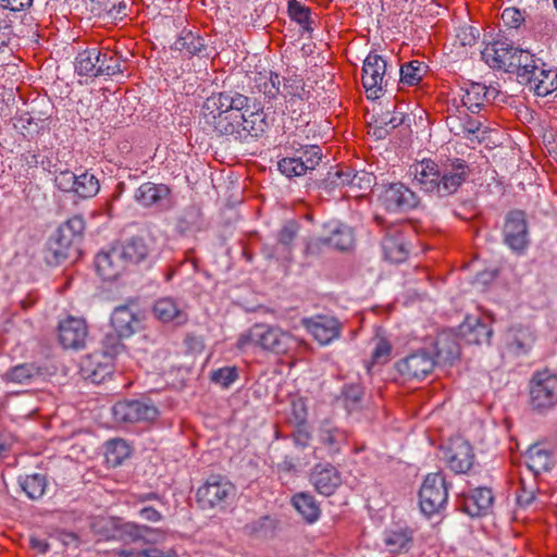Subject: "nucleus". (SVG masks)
Instances as JSON below:
<instances>
[{
  "instance_id": "f257e3e1",
  "label": "nucleus",
  "mask_w": 557,
  "mask_h": 557,
  "mask_svg": "<svg viewBox=\"0 0 557 557\" xmlns=\"http://www.w3.org/2000/svg\"><path fill=\"white\" fill-rule=\"evenodd\" d=\"M251 98L234 89L213 92L202 107L205 125L220 136L246 141L249 137H259L267 128L264 117L255 112Z\"/></svg>"
},
{
  "instance_id": "f03ea898",
  "label": "nucleus",
  "mask_w": 557,
  "mask_h": 557,
  "mask_svg": "<svg viewBox=\"0 0 557 557\" xmlns=\"http://www.w3.org/2000/svg\"><path fill=\"white\" fill-rule=\"evenodd\" d=\"M412 169L419 188L441 198L456 194L470 174V166L459 158L445 159L440 162L423 159Z\"/></svg>"
},
{
  "instance_id": "7ed1b4c3",
  "label": "nucleus",
  "mask_w": 557,
  "mask_h": 557,
  "mask_svg": "<svg viewBox=\"0 0 557 557\" xmlns=\"http://www.w3.org/2000/svg\"><path fill=\"white\" fill-rule=\"evenodd\" d=\"M299 341L289 332L276 325L253 324L247 332L240 334L237 341L239 349L249 346L275 355H289L299 347Z\"/></svg>"
},
{
  "instance_id": "20e7f679",
  "label": "nucleus",
  "mask_w": 557,
  "mask_h": 557,
  "mask_svg": "<svg viewBox=\"0 0 557 557\" xmlns=\"http://www.w3.org/2000/svg\"><path fill=\"white\" fill-rule=\"evenodd\" d=\"M396 79L394 70L387 61L375 52H370L363 61L361 82L368 97L377 99Z\"/></svg>"
},
{
  "instance_id": "39448f33",
  "label": "nucleus",
  "mask_w": 557,
  "mask_h": 557,
  "mask_svg": "<svg viewBox=\"0 0 557 557\" xmlns=\"http://www.w3.org/2000/svg\"><path fill=\"white\" fill-rule=\"evenodd\" d=\"M448 500V483L441 472L429 473L419 491V505L426 517L443 512Z\"/></svg>"
},
{
  "instance_id": "423d86ee",
  "label": "nucleus",
  "mask_w": 557,
  "mask_h": 557,
  "mask_svg": "<svg viewBox=\"0 0 557 557\" xmlns=\"http://www.w3.org/2000/svg\"><path fill=\"white\" fill-rule=\"evenodd\" d=\"M530 406L546 412L557 405V374L549 370L536 371L529 383Z\"/></svg>"
},
{
  "instance_id": "0eeeda50",
  "label": "nucleus",
  "mask_w": 557,
  "mask_h": 557,
  "mask_svg": "<svg viewBox=\"0 0 557 557\" xmlns=\"http://www.w3.org/2000/svg\"><path fill=\"white\" fill-rule=\"evenodd\" d=\"M322 148L319 145H300L294 157H286L278 161L280 172L288 178L304 176L312 172L321 163Z\"/></svg>"
},
{
  "instance_id": "6e6552de",
  "label": "nucleus",
  "mask_w": 557,
  "mask_h": 557,
  "mask_svg": "<svg viewBox=\"0 0 557 557\" xmlns=\"http://www.w3.org/2000/svg\"><path fill=\"white\" fill-rule=\"evenodd\" d=\"M236 495V487L226 478L211 475L197 491V502L202 509H224Z\"/></svg>"
},
{
  "instance_id": "1a4fd4ad",
  "label": "nucleus",
  "mask_w": 557,
  "mask_h": 557,
  "mask_svg": "<svg viewBox=\"0 0 557 557\" xmlns=\"http://www.w3.org/2000/svg\"><path fill=\"white\" fill-rule=\"evenodd\" d=\"M317 438L315 457H334L341 454L343 447L347 444L348 433L329 421H323L318 430Z\"/></svg>"
},
{
  "instance_id": "9d476101",
  "label": "nucleus",
  "mask_w": 557,
  "mask_h": 557,
  "mask_svg": "<svg viewBox=\"0 0 557 557\" xmlns=\"http://www.w3.org/2000/svg\"><path fill=\"white\" fill-rule=\"evenodd\" d=\"M503 236L505 244L516 252H522L528 247V223L522 210H511L507 213Z\"/></svg>"
},
{
  "instance_id": "9b49d317",
  "label": "nucleus",
  "mask_w": 557,
  "mask_h": 557,
  "mask_svg": "<svg viewBox=\"0 0 557 557\" xmlns=\"http://www.w3.org/2000/svg\"><path fill=\"white\" fill-rule=\"evenodd\" d=\"M520 51V48L515 47L508 40H497L485 47L482 51V59L493 69H503L508 73H512Z\"/></svg>"
},
{
  "instance_id": "f8f14e48",
  "label": "nucleus",
  "mask_w": 557,
  "mask_h": 557,
  "mask_svg": "<svg viewBox=\"0 0 557 557\" xmlns=\"http://www.w3.org/2000/svg\"><path fill=\"white\" fill-rule=\"evenodd\" d=\"M301 324L321 345H329L337 339L343 329L337 318L324 314L305 318Z\"/></svg>"
},
{
  "instance_id": "ddd939ff",
  "label": "nucleus",
  "mask_w": 557,
  "mask_h": 557,
  "mask_svg": "<svg viewBox=\"0 0 557 557\" xmlns=\"http://www.w3.org/2000/svg\"><path fill=\"white\" fill-rule=\"evenodd\" d=\"M435 366L434 357L425 349L417 350L396 362V369L406 380H422Z\"/></svg>"
},
{
  "instance_id": "4468645a",
  "label": "nucleus",
  "mask_w": 557,
  "mask_h": 557,
  "mask_svg": "<svg viewBox=\"0 0 557 557\" xmlns=\"http://www.w3.org/2000/svg\"><path fill=\"white\" fill-rule=\"evenodd\" d=\"M382 202L388 211H408L414 209L420 201L418 195L403 183L387 185L381 196Z\"/></svg>"
},
{
  "instance_id": "2eb2a0df",
  "label": "nucleus",
  "mask_w": 557,
  "mask_h": 557,
  "mask_svg": "<svg viewBox=\"0 0 557 557\" xmlns=\"http://www.w3.org/2000/svg\"><path fill=\"white\" fill-rule=\"evenodd\" d=\"M113 416L120 422L153 421L159 414L156 406L140 400H123L116 403L113 408Z\"/></svg>"
},
{
  "instance_id": "dca6fc26",
  "label": "nucleus",
  "mask_w": 557,
  "mask_h": 557,
  "mask_svg": "<svg viewBox=\"0 0 557 557\" xmlns=\"http://www.w3.org/2000/svg\"><path fill=\"white\" fill-rule=\"evenodd\" d=\"M444 458L451 471L455 473H466L473 465L474 454L467 441L457 437L451 440L445 448Z\"/></svg>"
},
{
  "instance_id": "f3484780",
  "label": "nucleus",
  "mask_w": 557,
  "mask_h": 557,
  "mask_svg": "<svg viewBox=\"0 0 557 557\" xmlns=\"http://www.w3.org/2000/svg\"><path fill=\"white\" fill-rule=\"evenodd\" d=\"M170 196L166 185L146 182L136 189L134 198L143 207L163 210L170 207Z\"/></svg>"
},
{
  "instance_id": "a211bd4d",
  "label": "nucleus",
  "mask_w": 557,
  "mask_h": 557,
  "mask_svg": "<svg viewBox=\"0 0 557 557\" xmlns=\"http://www.w3.org/2000/svg\"><path fill=\"white\" fill-rule=\"evenodd\" d=\"M459 334L467 344H490L493 335L491 321L487 318L467 317L459 325Z\"/></svg>"
},
{
  "instance_id": "6ab92c4d",
  "label": "nucleus",
  "mask_w": 557,
  "mask_h": 557,
  "mask_svg": "<svg viewBox=\"0 0 557 557\" xmlns=\"http://www.w3.org/2000/svg\"><path fill=\"white\" fill-rule=\"evenodd\" d=\"M88 335L85 320L69 317L59 324V342L64 348L84 347Z\"/></svg>"
},
{
  "instance_id": "aec40b11",
  "label": "nucleus",
  "mask_w": 557,
  "mask_h": 557,
  "mask_svg": "<svg viewBox=\"0 0 557 557\" xmlns=\"http://www.w3.org/2000/svg\"><path fill=\"white\" fill-rule=\"evenodd\" d=\"M113 372L112 360L104 355L94 352L81 361V373L85 380L101 383Z\"/></svg>"
},
{
  "instance_id": "412c9836",
  "label": "nucleus",
  "mask_w": 557,
  "mask_h": 557,
  "mask_svg": "<svg viewBox=\"0 0 557 557\" xmlns=\"http://www.w3.org/2000/svg\"><path fill=\"white\" fill-rule=\"evenodd\" d=\"M310 481L320 494L330 496L341 486L342 476L334 466L319 463L312 469Z\"/></svg>"
},
{
  "instance_id": "4be33fe9",
  "label": "nucleus",
  "mask_w": 557,
  "mask_h": 557,
  "mask_svg": "<svg viewBox=\"0 0 557 557\" xmlns=\"http://www.w3.org/2000/svg\"><path fill=\"white\" fill-rule=\"evenodd\" d=\"M469 112V110L461 107H456L454 111L449 109L446 124L455 136L470 138L471 135H474L480 129L481 121L470 116Z\"/></svg>"
},
{
  "instance_id": "5701e85b",
  "label": "nucleus",
  "mask_w": 557,
  "mask_h": 557,
  "mask_svg": "<svg viewBox=\"0 0 557 557\" xmlns=\"http://www.w3.org/2000/svg\"><path fill=\"white\" fill-rule=\"evenodd\" d=\"M119 249L127 264H137L150 256L153 250V240L149 236H133Z\"/></svg>"
},
{
  "instance_id": "b1692460",
  "label": "nucleus",
  "mask_w": 557,
  "mask_h": 557,
  "mask_svg": "<svg viewBox=\"0 0 557 557\" xmlns=\"http://www.w3.org/2000/svg\"><path fill=\"white\" fill-rule=\"evenodd\" d=\"M119 248L101 251L96 256L95 265L103 280L117 278L126 267Z\"/></svg>"
},
{
  "instance_id": "393cba45",
  "label": "nucleus",
  "mask_w": 557,
  "mask_h": 557,
  "mask_svg": "<svg viewBox=\"0 0 557 557\" xmlns=\"http://www.w3.org/2000/svg\"><path fill=\"white\" fill-rule=\"evenodd\" d=\"M382 248L387 260L399 263L409 256L407 240L403 233L398 231L387 232L382 240Z\"/></svg>"
},
{
  "instance_id": "a878e982",
  "label": "nucleus",
  "mask_w": 557,
  "mask_h": 557,
  "mask_svg": "<svg viewBox=\"0 0 557 557\" xmlns=\"http://www.w3.org/2000/svg\"><path fill=\"white\" fill-rule=\"evenodd\" d=\"M494 495L491 488H474L463 500V511L471 517H480L485 515L492 507Z\"/></svg>"
},
{
  "instance_id": "bb28decb",
  "label": "nucleus",
  "mask_w": 557,
  "mask_h": 557,
  "mask_svg": "<svg viewBox=\"0 0 557 557\" xmlns=\"http://www.w3.org/2000/svg\"><path fill=\"white\" fill-rule=\"evenodd\" d=\"M330 245L338 250H347L354 243V236L351 230L343 224H337L331 232V235L323 239L308 243L306 247L307 253H313L318 248L319 243Z\"/></svg>"
},
{
  "instance_id": "cd10ccee",
  "label": "nucleus",
  "mask_w": 557,
  "mask_h": 557,
  "mask_svg": "<svg viewBox=\"0 0 557 557\" xmlns=\"http://www.w3.org/2000/svg\"><path fill=\"white\" fill-rule=\"evenodd\" d=\"M525 463L528 469L536 476L542 472H547L554 465L550 450L541 445L531 446L525 453Z\"/></svg>"
},
{
  "instance_id": "c85d7f7f",
  "label": "nucleus",
  "mask_w": 557,
  "mask_h": 557,
  "mask_svg": "<svg viewBox=\"0 0 557 557\" xmlns=\"http://www.w3.org/2000/svg\"><path fill=\"white\" fill-rule=\"evenodd\" d=\"M491 90L481 83H470L461 98V108L470 113H479L481 108L488 101Z\"/></svg>"
},
{
  "instance_id": "c756f323",
  "label": "nucleus",
  "mask_w": 557,
  "mask_h": 557,
  "mask_svg": "<svg viewBox=\"0 0 557 557\" xmlns=\"http://www.w3.org/2000/svg\"><path fill=\"white\" fill-rule=\"evenodd\" d=\"M111 324L120 336L129 337L135 332L138 319L128 306H119L111 314Z\"/></svg>"
},
{
  "instance_id": "7c9ffc66",
  "label": "nucleus",
  "mask_w": 557,
  "mask_h": 557,
  "mask_svg": "<svg viewBox=\"0 0 557 557\" xmlns=\"http://www.w3.org/2000/svg\"><path fill=\"white\" fill-rule=\"evenodd\" d=\"M413 542V532L408 528L387 530L384 534V544L393 554L407 553Z\"/></svg>"
},
{
  "instance_id": "2f4dec72",
  "label": "nucleus",
  "mask_w": 557,
  "mask_h": 557,
  "mask_svg": "<svg viewBox=\"0 0 557 557\" xmlns=\"http://www.w3.org/2000/svg\"><path fill=\"white\" fill-rule=\"evenodd\" d=\"M75 243L58 230L52 234L47 243V250L51 257H47L49 262L60 263L69 258Z\"/></svg>"
},
{
  "instance_id": "473e14b6",
  "label": "nucleus",
  "mask_w": 557,
  "mask_h": 557,
  "mask_svg": "<svg viewBox=\"0 0 557 557\" xmlns=\"http://www.w3.org/2000/svg\"><path fill=\"white\" fill-rule=\"evenodd\" d=\"M292 505L307 523H314L320 518V506L311 494L298 493L294 495Z\"/></svg>"
},
{
  "instance_id": "72a5a7b5",
  "label": "nucleus",
  "mask_w": 557,
  "mask_h": 557,
  "mask_svg": "<svg viewBox=\"0 0 557 557\" xmlns=\"http://www.w3.org/2000/svg\"><path fill=\"white\" fill-rule=\"evenodd\" d=\"M298 234V225L294 221L286 222L277 233V246L272 256L290 258L292 246Z\"/></svg>"
},
{
  "instance_id": "f704fd0d",
  "label": "nucleus",
  "mask_w": 557,
  "mask_h": 557,
  "mask_svg": "<svg viewBox=\"0 0 557 557\" xmlns=\"http://www.w3.org/2000/svg\"><path fill=\"white\" fill-rule=\"evenodd\" d=\"M532 343L533 336L527 329H510L506 334V346L508 350L516 356L527 354Z\"/></svg>"
},
{
  "instance_id": "c9c22d12",
  "label": "nucleus",
  "mask_w": 557,
  "mask_h": 557,
  "mask_svg": "<svg viewBox=\"0 0 557 557\" xmlns=\"http://www.w3.org/2000/svg\"><path fill=\"white\" fill-rule=\"evenodd\" d=\"M429 66L423 61L412 60L400 65L399 81L403 86H417L428 73Z\"/></svg>"
},
{
  "instance_id": "e433bc0d",
  "label": "nucleus",
  "mask_w": 557,
  "mask_h": 557,
  "mask_svg": "<svg viewBox=\"0 0 557 557\" xmlns=\"http://www.w3.org/2000/svg\"><path fill=\"white\" fill-rule=\"evenodd\" d=\"M100 51L96 48L79 52L75 59V71L81 76H99Z\"/></svg>"
},
{
  "instance_id": "4c0bfd02",
  "label": "nucleus",
  "mask_w": 557,
  "mask_h": 557,
  "mask_svg": "<svg viewBox=\"0 0 557 557\" xmlns=\"http://www.w3.org/2000/svg\"><path fill=\"white\" fill-rule=\"evenodd\" d=\"M153 313L163 322L176 321L177 324H181L186 320L185 314L180 310L177 304L172 298H161L157 300L153 306Z\"/></svg>"
},
{
  "instance_id": "58836bf2",
  "label": "nucleus",
  "mask_w": 557,
  "mask_h": 557,
  "mask_svg": "<svg viewBox=\"0 0 557 557\" xmlns=\"http://www.w3.org/2000/svg\"><path fill=\"white\" fill-rule=\"evenodd\" d=\"M276 529V520L271 516H262L247 523L244 527V533L248 536L264 539L272 536Z\"/></svg>"
},
{
  "instance_id": "ea45409f",
  "label": "nucleus",
  "mask_w": 557,
  "mask_h": 557,
  "mask_svg": "<svg viewBox=\"0 0 557 557\" xmlns=\"http://www.w3.org/2000/svg\"><path fill=\"white\" fill-rule=\"evenodd\" d=\"M374 348L371 355L370 361L367 362L368 373L372 372L375 366L386 364L391 360L392 356V344L384 337L375 336L373 338Z\"/></svg>"
},
{
  "instance_id": "a19ab883",
  "label": "nucleus",
  "mask_w": 557,
  "mask_h": 557,
  "mask_svg": "<svg viewBox=\"0 0 557 557\" xmlns=\"http://www.w3.org/2000/svg\"><path fill=\"white\" fill-rule=\"evenodd\" d=\"M18 484L28 498L39 499L45 494L47 480L45 475L35 473L20 476Z\"/></svg>"
},
{
  "instance_id": "79ce46f5",
  "label": "nucleus",
  "mask_w": 557,
  "mask_h": 557,
  "mask_svg": "<svg viewBox=\"0 0 557 557\" xmlns=\"http://www.w3.org/2000/svg\"><path fill=\"white\" fill-rule=\"evenodd\" d=\"M99 190V181L92 173L85 171L82 174H76L74 194L79 198L95 197Z\"/></svg>"
},
{
  "instance_id": "37998d69",
  "label": "nucleus",
  "mask_w": 557,
  "mask_h": 557,
  "mask_svg": "<svg viewBox=\"0 0 557 557\" xmlns=\"http://www.w3.org/2000/svg\"><path fill=\"white\" fill-rule=\"evenodd\" d=\"M205 48L203 38L190 30H183L174 42V49L186 51L189 55L199 54Z\"/></svg>"
},
{
  "instance_id": "c03bdc74",
  "label": "nucleus",
  "mask_w": 557,
  "mask_h": 557,
  "mask_svg": "<svg viewBox=\"0 0 557 557\" xmlns=\"http://www.w3.org/2000/svg\"><path fill=\"white\" fill-rule=\"evenodd\" d=\"M435 347L438 361L453 362L459 358V345L450 335H440L436 339Z\"/></svg>"
},
{
  "instance_id": "a18cd8bd",
  "label": "nucleus",
  "mask_w": 557,
  "mask_h": 557,
  "mask_svg": "<svg viewBox=\"0 0 557 557\" xmlns=\"http://www.w3.org/2000/svg\"><path fill=\"white\" fill-rule=\"evenodd\" d=\"M541 78L532 86V91L539 97H546L557 90V70L545 65L537 73Z\"/></svg>"
},
{
  "instance_id": "49530a36",
  "label": "nucleus",
  "mask_w": 557,
  "mask_h": 557,
  "mask_svg": "<svg viewBox=\"0 0 557 557\" xmlns=\"http://www.w3.org/2000/svg\"><path fill=\"white\" fill-rule=\"evenodd\" d=\"M131 455L129 445L122 438H113L106 444V459L113 467L120 466Z\"/></svg>"
},
{
  "instance_id": "de8ad7c7",
  "label": "nucleus",
  "mask_w": 557,
  "mask_h": 557,
  "mask_svg": "<svg viewBox=\"0 0 557 557\" xmlns=\"http://www.w3.org/2000/svg\"><path fill=\"white\" fill-rule=\"evenodd\" d=\"M41 374V369L35 363H22L9 370L4 374V379L10 382L25 384Z\"/></svg>"
},
{
  "instance_id": "09e8293b",
  "label": "nucleus",
  "mask_w": 557,
  "mask_h": 557,
  "mask_svg": "<svg viewBox=\"0 0 557 557\" xmlns=\"http://www.w3.org/2000/svg\"><path fill=\"white\" fill-rule=\"evenodd\" d=\"M541 61L542 60L536 58L534 54L521 49L517 57L512 73L517 75L518 81H527V78L530 79V76H528L530 71L532 72L533 69L536 70V65H540Z\"/></svg>"
},
{
  "instance_id": "8fccbe9b",
  "label": "nucleus",
  "mask_w": 557,
  "mask_h": 557,
  "mask_svg": "<svg viewBox=\"0 0 557 557\" xmlns=\"http://www.w3.org/2000/svg\"><path fill=\"white\" fill-rule=\"evenodd\" d=\"M289 17L297 22L305 32H312L310 9L297 0H289L287 5Z\"/></svg>"
},
{
  "instance_id": "3c124183",
  "label": "nucleus",
  "mask_w": 557,
  "mask_h": 557,
  "mask_svg": "<svg viewBox=\"0 0 557 557\" xmlns=\"http://www.w3.org/2000/svg\"><path fill=\"white\" fill-rule=\"evenodd\" d=\"M364 391L360 385H346L343 389V403L346 410L351 413L361 408Z\"/></svg>"
},
{
  "instance_id": "603ef678",
  "label": "nucleus",
  "mask_w": 557,
  "mask_h": 557,
  "mask_svg": "<svg viewBox=\"0 0 557 557\" xmlns=\"http://www.w3.org/2000/svg\"><path fill=\"white\" fill-rule=\"evenodd\" d=\"M85 230V221L81 215H74L62 223L58 231L67 236L74 243L78 242Z\"/></svg>"
},
{
  "instance_id": "864d4df0",
  "label": "nucleus",
  "mask_w": 557,
  "mask_h": 557,
  "mask_svg": "<svg viewBox=\"0 0 557 557\" xmlns=\"http://www.w3.org/2000/svg\"><path fill=\"white\" fill-rule=\"evenodd\" d=\"M98 63V73L99 76L107 75L112 76L119 73H122L120 60L113 55L111 52H101Z\"/></svg>"
},
{
  "instance_id": "5fc2aeb1",
  "label": "nucleus",
  "mask_w": 557,
  "mask_h": 557,
  "mask_svg": "<svg viewBox=\"0 0 557 557\" xmlns=\"http://www.w3.org/2000/svg\"><path fill=\"white\" fill-rule=\"evenodd\" d=\"M351 177L350 170H337L335 173H329L327 177L322 182V186L327 191H333L336 188H342L344 186H349V181Z\"/></svg>"
},
{
  "instance_id": "6e6d98bb",
  "label": "nucleus",
  "mask_w": 557,
  "mask_h": 557,
  "mask_svg": "<svg viewBox=\"0 0 557 557\" xmlns=\"http://www.w3.org/2000/svg\"><path fill=\"white\" fill-rule=\"evenodd\" d=\"M238 377V372L235 367H224L211 372L210 379L213 383L227 388Z\"/></svg>"
},
{
  "instance_id": "4d7b16f0",
  "label": "nucleus",
  "mask_w": 557,
  "mask_h": 557,
  "mask_svg": "<svg viewBox=\"0 0 557 557\" xmlns=\"http://www.w3.org/2000/svg\"><path fill=\"white\" fill-rule=\"evenodd\" d=\"M123 337L124 336H120L116 332L115 334H107L102 341V351L100 354L113 360V358L125 348L121 342Z\"/></svg>"
},
{
  "instance_id": "13d9d810",
  "label": "nucleus",
  "mask_w": 557,
  "mask_h": 557,
  "mask_svg": "<svg viewBox=\"0 0 557 557\" xmlns=\"http://www.w3.org/2000/svg\"><path fill=\"white\" fill-rule=\"evenodd\" d=\"M304 81L300 76L293 74L288 77H284L283 91L282 95L286 97L301 99V95L304 91Z\"/></svg>"
},
{
  "instance_id": "bf43d9fd",
  "label": "nucleus",
  "mask_w": 557,
  "mask_h": 557,
  "mask_svg": "<svg viewBox=\"0 0 557 557\" xmlns=\"http://www.w3.org/2000/svg\"><path fill=\"white\" fill-rule=\"evenodd\" d=\"M122 557H177L176 552L173 548L162 550L156 546H149L141 550H122L120 554Z\"/></svg>"
},
{
  "instance_id": "052dcab7",
  "label": "nucleus",
  "mask_w": 557,
  "mask_h": 557,
  "mask_svg": "<svg viewBox=\"0 0 557 557\" xmlns=\"http://www.w3.org/2000/svg\"><path fill=\"white\" fill-rule=\"evenodd\" d=\"M531 29L541 38L552 37L556 30V25L553 20L544 15H539L532 21Z\"/></svg>"
},
{
  "instance_id": "680f3d73",
  "label": "nucleus",
  "mask_w": 557,
  "mask_h": 557,
  "mask_svg": "<svg viewBox=\"0 0 557 557\" xmlns=\"http://www.w3.org/2000/svg\"><path fill=\"white\" fill-rule=\"evenodd\" d=\"M281 79L278 74L271 72L269 77H263V82L258 84V88L260 91L264 94L265 97L270 99L276 98V96L281 92L280 90Z\"/></svg>"
},
{
  "instance_id": "e2e57ef3",
  "label": "nucleus",
  "mask_w": 557,
  "mask_h": 557,
  "mask_svg": "<svg viewBox=\"0 0 557 557\" xmlns=\"http://www.w3.org/2000/svg\"><path fill=\"white\" fill-rule=\"evenodd\" d=\"M76 174L66 170L55 175L54 183L63 193H74Z\"/></svg>"
},
{
  "instance_id": "0e129e2a",
  "label": "nucleus",
  "mask_w": 557,
  "mask_h": 557,
  "mask_svg": "<svg viewBox=\"0 0 557 557\" xmlns=\"http://www.w3.org/2000/svg\"><path fill=\"white\" fill-rule=\"evenodd\" d=\"M374 177L367 172H352L349 181V187L351 189L367 190L371 188Z\"/></svg>"
},
{
  "instance_id": "69168bd1",
  "label": "nucleus",
  "mask_w": 557,
  "mask_h": 557,
  "mask_svg": "<svg viewBox=\"0 0 557 557\" xmlns=\"http://www.w3.org/2000/svg\"><path fill=\"white\" fill-rule=\"evenodd\" d=\"M290 414L295 425L306 423L308 411L306 403L302 398H297L292 401Z\"/></svg>"
},
{
  "instance_id": "338daca9",
  "label": "nucleus",
  "mask_w": 557,
  "mask_h": 557,
  "mask_svg": "<svg viewBox=\"0 0 557 557\" xmlns=\"http://www.w3.org/2000/svg\"><path fill=\"white\" fill-rule=\"evenodd\" d=\"M502 20L507 26L518 28L524 21V16L522 12L516 8H506L502 13Z\"/></svg>"
},
{
  "instance_id": "774afa93",
  "label": "nucleus",
  "mask_w": 557,
  "mask_h": 557,
  "mask_svg": "<svg viewBox=\"0 0 557 557\" xmlns=\"http://www.w3.org/2000/svg\"><path fill=\"white\" fill-rule=\"evenodd\" d=\"M292 437L296 446L301 448L307 447L311 441V434L306 423L296 424V430L293 432Z\"/></svg>"
}]
</instances>
